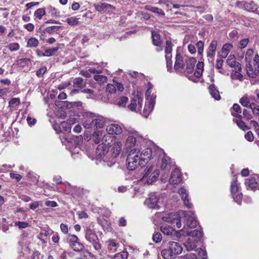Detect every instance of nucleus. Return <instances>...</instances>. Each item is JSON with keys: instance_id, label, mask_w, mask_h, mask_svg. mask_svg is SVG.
Returning <instances> with one entry per match:
<instances>
[{"instance_id": "bf43d9fd", "label": "nucleus", "mask_w": 259, "mask_h": 259, "mask_svg": "<svg viewBox=\"0 0 259 259\" xmlns=\"http://www.w3.org/2000/svg\"><path fill=\"white\" fill-rule=\"evenodd\" d=\"M94 78L96 81L102 83L106 82L107 80L106 76L101 75H95Z\"/></svg>"}, {"instance_id": "f03ea898", "label": "nucleus", "mask_w": 259, "mask_h": 259, "mask_svg": "<svg viewBox=\"0 0 259 259\" xmlns=\"http://www.w3.org/2000/svg\"><path fill=\"white\" fill-rule=\"evenodd\" d=\"M139 154L140 151H137V148L133 149L129 152L126 158V166L130 170H135L139 166L145 165V162L142 161Z\"/></svg>"}, {"instance_id": "bb28decb", "label": "nucleus", "mask_w": 259, "mask_h": 259, "mask_svg": "<svg viewBox=\"0 0 259 259\" xmlns=\"http://www.w3.org/2000/svg\"><path fill=\"white\" fill-rule=\"evenodd\" d=\"M73 83L74 88L82 89L86 85V80L81 77H77L74 79Z\"/></svg>"}, {"instance_id": "9d476101", "label": "nucleus", "mask_w": 259, "mask_h": 259, "mask_svg": "<svg viewBox=\"0 0 259 259\" xmlns=\"http://www.w3.org/2000/svg\"><path fill=\"white\" fill-rule=\"evenodd\" d=\"M246 72L249 77L255 78L259 76V64H252L249 62L246 64Z\"/></svg>"}, {"instance_id": "b1692460", "label": "nucleus", "mask_w": 259, "mask_h": 259, "mask_svg": "<svg viewBox=\"0 0 259 259\" xmlns=\"http://www.w3.org/2000/svg\"><path fill=\"white\" fill-rule=\"evenodd\" d=\"M258 6L253 1L247 2L245 5V10L248 12L258 14Z\"/></svg>"}, {"instance_id": "4c0bfd02", "label": "nucleus", "mask_w": 259, "mask_h": 259, "mask_svg": "<svg viewBox=\"0 0 259 259\" xmlns=\"http://www.w3.org/2000/svg\"><path fill=\"white\" fill-rule=\"evenodd\" d=\"M233 109L235 112H232V115L238 118L241 119L242 115L239 114L241 113L240 106L237 104H234L233 106Z\"/></svg>"}, {"instance_id": "aec40b11", "label": "nucleus", "mask_w": 259, "mask_h": 259, "mask_svg": "<svg viewBox=\"0 0 259 259\" xmlns=\"http://www.w3.org/2000/svg\"><path fill=\"white\" fill-rule=\"evenodd\" d=\"M184 234L190 236V238H193V240L197 241H199L202 235V232L198 230H194L190 232L187 230L184 231Z\"/></svg>"}, {"instance_id": "ea45409f", "label": "nucleus", "mask_w": 259, "mask_h": 259, "mask_svg": "<svg viewBox=\"0 0 259 259\" xmlns=\"http://www.w3.org/2000/svg\"><path fill=\"white\" fill-rule=\"evenodd\" d=\"M17 64L19 66L24 68L26 66L28 67L30 66V60L28 58L20 59L18 61Z\"/></svg>"}, {"instance_id": "ddd939ff", "label": "nucleus", "mask_w": 259, "mask_h": 259, "mask_svg": "<svg viewBox=\"0 0 259 259\" xmlns=\"http://www.w3.org/2000/svg\"><path fill=\"white\" fill-rule=\"evenodd\" d=\"M124 87L122 84L113 80V83H109L107 84L106 87V92L112 94L116 93V91L121 92L123 91Z\"/></svg>"}, {"instance_id": "79ce46f5", "label": "nucleus", "mask_w": 259, "mask_h": 259, "mask_svg": "<svg viewBox=\"0 0 259 259\" xmlns=\"http://www.w3.org/2000/svg\"><path fill=\"white\" fill-rule=\"evenodd\" d=\"M46 15V11L44 8H39L37 9L34 13L35 19L40 20L42 16Z\"/></svg>"}, {"instance_id": "338daca9", "label": "nucleus", "mask_w": 259, "mask_h": 259, "mask_svg": "<svg viewBox=\"0 0 259 259\" xmlns=\"http://www.w3.org/2000/svg\"><path fill=\"white\" fill-rule=\"evenodd\" d=\"M152 92V88L151 87H149V88L146 91L145 96L146 100H149L151 97L154 98V100H155V96H151V93Z\"/></svg>"}, {"instance_id": "6e6552de", "label": "nucleus", "mask_w": 259, "mask_h": 259, "mask_svg": "<svg viewBox=\"0 0 259 259\" xmlns=\"http://www.w3.org/2000/svg\"><path fill=\"white\" fill-rule=\"evenodd\" d=\"M172 50V45L169 40H166L165 48V60L166 62V67L168 71H170L172 68V62L171 61Z\"/></svg>"}, {"instance_id": "5fc2aeb1", "label": "nucleus", "mask_w": 259, "mask_h": 259, "mask_svg": "<svg viewBox=\"0 0 259 259\" xmlns=\"http://www.w3.org/2000/svg\"><path fill=\"white\" fill-rule=\"evenodd\" d=\"M232 194L235 201L238 204H240L242 198V193L239 192L237 193H233Z\"/></svg>"}, {"instance_id": "0eeeda50", "label": "nucleus", "mask_w": 259, "mask_h": 259, "mask_svg": "<svg viewBox=\"0 0 259 259\" xmlns=\"http://www.w3.org/2000/svg\"><path fill=\"white\" fill-rule=\"evenodd\" d=\"M143 104V98L141 94L137 93L136 96L131 99V102L128 105V108L132 111H138L140 110Z\"/></svg>"}, {"instance_id": "864d4df0", "label": "nucleus", "mask_w": 259, "mask_h": 259, "mask_svg": "<svg viewBox=\"0 0 259 259\" xmlns=\"http://www.w3.org/2000/svg\"><path fill=\"white\" fill-rule=\"evenodd\" d=\"M169 157L164 156L161 160V168L162 169H166L169 166Z\"/></svg>"}, {"instance_id": "f3484780", "label": "nucleus", "mask_w": 259, "mask_h": 259, "mask_svg": "<svg viewBox=\"0 0 259 259\" xmlns=\"http://www.w3.org/2000/svg\"><path fill=\"white\" fill-rule=\"evenodd\" d=\"M155 105L154 98L151 97L149 100H147L143 110V115L147 117L149 113L153 110Z\"/></svg>"}, {"instance_id": "dca6fc26", "label": "nucleus", "mask_w": 259, "mask_h": 259, "mask_svg": "<svg viewBox=\"0 0 259 259\" xmlns=\"http://www.w3.org/2000/svg\"><path fill=\"white\" fill-rule=\"evenodd\" d=\"M139 137L137 134L130 135L126 139L125 142V147L127 150L131 149L136 146Z\"/></svg>"}, {"instance_id": "4468645a", "label": "nucleus", "mask_w": 259, "mask_h": 259, "mask_svg": "<svg viewBox=\"0 0 259 259\" xmlns=\"http://www.w3.org/2000/svg\"><path fill=\"white\" fill-rule=\"evenodd\" d=\"M106 131L111 135H117L122 132V128L117 124H111L107 126Z\"/></svg>"}, {"instance_id": "9b49d317", "label": "nucleus", "mask_w": 259, "mask_h": 259, "mask_svg": "<svg viewBox=\"0 0 259 259\" xmlns=\"http://www.w3.org/2000/svg\"><path fill=\"white\" fill-rule=\"evenodd\" d=\"M217 46L218 41L216 40H212L210 43L206 51V56L208 58L209 61L213 62L215 55Z\"/></svg>"}, {"instance_id": "393cba45", "label": "nucleus", "mask_w": 259, "mask_h": 259, "mask_svg": "<svg viewBox=\"0 0 259 259\" xmlns=\"http://www.w3.org/2000/svg\"><path fill=\"white\" fill-rule=\"evenodd\" d=\"M122 145V143L118 141H116L113 143L112 151L114 155V157L119 155L121 151Z\"/></svg>"}, {"instance_id": "cd10ccee", "label": "nucleus", "mask_w": 259, "mask_h": 259, "mask_svg": "<svg viewBox=\"0 0 259 259\" xmlns=\"http://www.w3.org/2000/svg\"><path fill=\"white\" fill-rule=\"evenodd\" d=\"M204 63L202 62H198L196 65V69L194 71L193 75L196 78H199L201 76L203 71Z\"/></svg>"}, {"instance_id": "c756f323", "label": "nucleus", "mask_w": 259, "mask_h": 259, "mask_svg": "<svg viewBox=\"0 0 259 259\" xmlns=\"http://www.w3.org/2000/svg\"><path fill=\"white\" fill-rule=\"evenodd\" d=\"M245 184L247 188H250L251 190H254L257 187L258 184L253 178L246 179Z\"/></svg>"}, {"instance_id": "13d9d810", "label": "nucleus", "mask_w": 259, "mask_h": 259, "mask_svg": "<svg viewBox=\"0 0 259 259\" xmlns=\"http://www.w3.org/2000/svg\"><path fill=\"white\" fill-rule=\"evenodd\" d=\"M8 48L11 51H16L19 49L20 46L17 42L11 43L8 45Z\"/></svg>"}, {"instance_id": "20e7f679", "label": "nucleus", "mask_w": 259, "mask_h": 259, "mask_svg": "<svg viewBox=\"0 0 259 259\" xmlns=\"http://www.w3.org/2000/svg\"><path fill=\"white\" fill-rule=\"evenodd\" d=\"M159 176V170L153 166L147 168L142 178L139 180L140 183L144 185H151L156 182Z\"/></svg>"}, {"instance_id": "7c9ffc66", "label": "nucleus", "mask_w": 259, "mask_h": 259, "mask_svg": "<svg viewBox=\"0 0 259 259\" xmlns=\"http://www.w3.org/2000/svg\"><path fill=\"white\" fill-rule=\"evenodd\" d=\"M197 241L193 240V238H189L185 244V246L188 251L195 250L197 247Z\"/></svg>"}, {"instance_id": "774afa93", "label": "nucleus", "mask_w": 259, "mask_h": 259, "mask_svg": "<svg viewBox=\"0 0 259 259\" xmlns=\"http://www.w3.org/2000/svg\"><path fill=\"white\" fill-rule=\"evenodd\" d=\"M245 138L248 141L251 142L254 139L253 134L251 132L249 131L245 135Z\"/></svg>"}, {"instance_id": "8fccbe9b", "label": "nucleus", "mask_w": 259, "mask_h": 259, "mask_svg": "<svg viewBox=\"0 0 259 259\" xmlns=\"http://www.w3.org/2000/svg\"><path fill=\"white\" fill-rule=\"evenodd\" d=\"M66 21L69 25L72 26L77 25L79 23L78 19L74 17H71L67 18Z\"/></svg>"}, {"instance_id": "7ed1b4c3", "label": "nucleus", "mask_w": 259, "mask_h": 259, "mask_svg": "<svg viewBox=\"0 0 259 259\" xmlns=\"http://www.w3.org/2000/svg\"><path fill=\"white\" fill-rule=\"evenodd\" d=\"M182 250L183 248L179 243L171 241L169 242L167 248L161 251V255L164 259H174Z\"/></svg>"}, {"instance_id": "680f3d73", "label": "nucleus", "mask_w": 259, "mask_h": 259, "mask_svg": "<svg viewBox=\"0 0 259 259\" xmlns=\"http://www.w3.org/2000/svg\"><path fill=\"white\" fill-rule=\"evenodd\" d=\"M152 238L153 241H154L155 243H159L161 241L162 239L161 234L158 232L155 233L153 234Z\"/></svg>"}, {"instance_id": "f257e3e1", "label": "nucleus", "mask_w": 259, "mask_h": 259, "mask_svg": "<svg viewBox=\"0 0 259 259\" xmlns=\"http://www.w3.org/2000/svg\"><path fill=\"white\" fill-rule=\"evenodd\" d=\"M185 218L183 229L181 230L184 231L186 228H194L197 225V221L194 216V213L190 211L180 210L176 213H171L166 216L163 217V220L171 224H176L178 228H181L182 226L181 220Z\"/></svg>"}, {"instance_id": "a211bd4d", "label": "nucleus", "mask_w": 259, "mask_h": 259, "mask_svg": "<svg viewBox=\"0 0 259 259\" xmlns=\"http://www.w3.org/2000/svg\"><path fill=\"white\" fill-rule=\"evenodd\" d=\"M175 59L174 68L177 70L183 69L187 61L184 58L180 53H177Z\"/></svg>"}, {"instance_id": "473e14b6", "label": "nucleus", "mask_w": 259, "mask_h": 259, "mask_svg": "<svg viewBox=\"0 0 259 259\" xmlns=\"http://www.w3.org/2000/svg\"><path fill=\"white\" fill-rule=\"evenodd\" d=\"M233 48V46L231 44H225L222 49V55H221V58H226L229 54V52Z\"/></svg>"}, {"instance_id": "603ef678", "label": "nucleus", "mask_w": 259, "mask_h": 259, "mask_svg": "<svg viewBox=\"0 0 259 259\" xmlns=\"http://www.w3.org/2000/svg\"><path fill=\"white\" fill-rule=\"evenodd\" d=\"M235 72L231 74V78L233 79H238L240 81L243 79V75L240 73L241 71L234 70Z\"/></svg>"}, {"instance_id": "58836bf2", "label": "nucleus", "mask_w": 259, "mask_h": 259, "mask_svg": "<svg viewBox=\"0 0 259 259\" xmlns=\"http://www.w3.org/2000/svg\"><path fill=\"white\" fill-rule=\"evenodd\" d=\"M71 120H67V121H63L60 124V128H63L66 132H70L71 131V125L73 122Z\"/></svg>"}, {"instance_id": "052dcab7", "label": "nucleus", "mask_w": 259, "mask_h": 259, "mask_svg": "<svg viewBox=\"0 0 259 259\" xmlns=\"http://www.w3.org/2000/svg\"><path fill=\"white\" fill-rule=\"evenodd\" d=\"M196 47L197 48L198 53L201 55L203 52L204 49V43L201 40L198 41L196 44Z\"/></svg>"}, {"instance_id": "2f4dec72", "label": "nucleus", "mask_w": 259, "mask_h": 259, "mask_svg": "<svg viewBox=\"0 0 259 259\" xmlns=\"http://www.w3.org/2000/svg\"><path fill=\"white\" fill-rule=\"evenodd\" d=\"M95 118H89L86 119L83 123V125L84 128L88 129H93L95 130Z\"/></svg>"}, {"instance_id": "1a4fd4ad", "label": "nucleus", "mask_w": 259, "mask_h": 259, "mask_svg": "<svg viewBox=\"0 0 259 259\" xmlns=\"http://www.w3.org/2000/svg\"><path fill=\"white\" fill-rule=\"evenodd\" d=\"M159 200L158 196L155 193H151L149 195V197L146 199L145 204L150 208H158L159 207Z\"/></svg>"}, {"instance_id": "4be33fe9", "label": "nucleus", "mask_w": 259, "mask_h": 259, "mask_svg": "<svg viewBox=\"0 0 259 259\" xmlns=\"http://www.w3.org/2000/svg\"><path fill=\"white\" fill-rule=\"evenodd\" d=\"M178 193L181 196L185 205L188 208H190L192 204L189 202L188 194L187 193L186 190L184 188H181L179 189Z\"/></svg>"}, {"instance_id": "0e129e2a", "label": "nucleus", "mask_w": 259, "mask_h": 259, "mask_svg": "<svg viewBox=\"0 0 259 259\" xmlns=\"http://www.w3.org/2000/svg\"><path fill=\"white\" fill-rule=\"evenodd\" d=\"M46 67L43 66L39 68L38 70H37L36 74L38 77H41L43 76V75L46 73Z\"/></svg>"}, {"instance_id": "de8ad7c7", "label": "nucleus", "mask_w": 259, "mask_h": 259, "mask_svg": "<svg viewBox=\"0 0 259 259\" xmlns=\"http://www.w3.org/2000/svg\"><path fill=\"white\" fill-rule=\"evenodd\" d=\"M128 252L126 251H123L116 253L113 256V259H127Z\"/></svg>"}, {"instance_id": "72a5a7b5", "label": "nucleus", "mask_w": 259, "mask_h": 259, "mask_svg": "<svg viewBox=\"0 0 259 259\" xmlns=\"http://www.w3.org/2000/svg\"><path fill=\"white\" fill-rule=\"evenodd\" d=\"M103 133V132L100 131H96L93 133V140L96 144L101 143Z\"/></svg>"}, {"instance_id": "a19ab883", "label": "nucleus", "mask_w": 259, "mask_h": 259, "mask_svg": "<svg viewBox=\"0 0 259 259\" xmlns=\"http://www.w3.org/2000/svg\"><path fill=\"white\" fill-rule=\"evenodd\" d=\"M152 38L153 44L156 46H159L161 41L159 35L156 32L153 31L152 32Z\"/></svg>"}, {"instance_id": "a878e982", "label": "nucleus", "mask_w": 259, "mask_h": 259, "mask_svg": "<svg viewBox=\"0 0 259 259\" xmlns=\"http://www.w3.org/2000/svg\"><path fill=\"white\" fill-rule=\"evenodd\" d=\"M95 130L102 128L104 126L105 119L102 116H97L95 118Z\"/></svg>"}, {"instance_id": "4d7b16f0", "label": "nucleus", "mask_w": 259, "mask_h": 259, "mask_svg": "<svg viewBox=\"0 0 259 259\" xmlns=\"http://www.w3.org/2000/svg\"><path fill=\"white\" fill-rule=\"evenodd\" d=\"M28 223L25 222H15L14 223V226L18 227L19 229H24L28 227Z\"/></svg>"}, {"instance_id": "49530a36", "label": "nucleus", "mask_w": 259, "mask_h": 259, "mask_svg": "<svg viewBox=\"0 0 259 259\" xmlns=\"http://www.w3.org/2000/svg\"><path fill=\"white\" fill-rule=\"evenodd\" d=\"M239 186L236 179L232 182L231 186V191L232 194L239 193Z\"/></svg>"}, {"instance_id": "c9c22d12", "label": "nucleus", "mask_w": 259, "mask_h": 259, "mask_svg": "<svg viewBox=\"0 0 259 259\" xmlns=\"http://www.w3.org/2000/svg\"><path fill=\"white\" fill-rule=\"evenodd\" d=\"M113 137L109 134L103 133V137L102 138L101 144L104 145H109L110 144L111 142L112 141Z\"/></svg>"}, {"instance_id": "2eb2a0df", "label": "nucleus", "mask_w": 259, "mask_h": 259, "mask_svg": "<svg viewBox=\"0 0 259 259\" xmlns=\"http://www.w3.org/2000/svg\"><path fill=\"white\" fill-rule=\"evenodd\" d=\"M182 181L180 171L177 169H175L171 172L170 178L169 179V183L170 184H178Z\"/></svg>"}, {"instance_id": "6ab92c4d", "label": "nucleus", "mask_w": 259, "mask_h": 259, "mask_svg": "<svg viewBox=\"0 0 259 259\" xmlns=\"http://www.w3.org/2000/svg\"><path fill=\"white\" fill-rule=\"evenodd\" d=\"M226 62L230 67L234 68V70L241 71L242 68L241 64L239 62H236L235 57L233 55H230L228 57Z\"/></svg>"}, {"instance_id": "e2e57ef3", "label": "nucleus", "mask_w": 259, "mask_h": 259, "mask_svg": "<svg viewBox=\"0 0 259 259\" xmlns=\"http://www.w3.org/2000/svg\"><path fill=\"white\" fill-rule=\"evenodd\" d=\"M249 42L248 39L245 38L241 40L238 44V48L240 49H243L246 47Z\"/></svg>"}, {"instance_id": "09e8293b", "label": "nucleus", "mask_w": 259, "mask_h": 259, "mask_svg": "<svg viewBox=\"0 0 259 259\" xmlns=\"http://www.w3.org/2000/svg\"><path fill=\"white\" fill-rule=\"evenodd\" d=\"M59 50V47H55L47 49L45 52V55L47 57L53 56Z\"/></svg>"}, {"instance_id": "f704fd0d", "label": "nucleus", "mask_w": 259, "mask_h": 259, "mask_svg": "<svg viewBox=\"0 0 259 259\" xmlns=\"http://www.w3.org/2000/svg\"><path fill=\"white\" fill-rule=\"evenodd\" d=\"M145 9L153 13H156L159 15L164 16L165 13L161 9L149 6H146L145 7Z\"/></svg>"}, {"instance_id": "6e6d98bb", "label": "nucleus", "mask_w": 259, "mask_h": 259, "mask_svg": "<svg viewBox=\"0 0 259 259\" xmlns=\"http://www.w3.org/2000/svg\"><path fill=\"white\" fill-rule=\"evenodd\" d=\"M250 108L252 110L253 114L255 116H259V105L254 103H252Z\"/></svg>"}, {"instance_id": "3c124183", "label": "nucleus", "mask_w": 259, "mask_h": 259, "mask_svg": "<svg viewBox=\"0 0 259 259\" xmlns=\"http://www.w3.org/2000/svg\"><path fill=\"white\" fill-rule=\"evenodd\" d=\"M234 119L233 121L235 122L237 125L242 130L245 131L247 129V126L245 124V123L241 120V119Z\"/></svg>"}, {"instance_id": "c03bdc74", "label": "nucleus", "mask_w": 259, "mask_h": 259, "mask_svg": "<svg viewBox=\"0 0 259 259\" xmlns=\"http://www.w3.org/2000/svg\"><path fill=\"white\" fill-rule=\"evenodd\" d=\"M39 41L35 37H31L27 40V47L35 48L38 45Z\"/></svg>"}, {"instance_id": "c85d7f7f", "label": "nucleus", "mask_w": 259, "mask_h": 259, "mask_svg": "<svg viewBox=\"0 0 259 259\" xmlns=\"http://www.w3.org/2000/svg\"><path fill=\"white\" fill-rule=\"evenodd\" d=\"M209 92L211 96L217 100H219L221 99V96L219 92L217 90L214 84H211L208 88Z\"/></svg>"}, {"instance_id": "423d86ee", "label": "nucleus", "mask_w": 259, "mask_h": 259, "mask_svg": "<svg viewBox=\"0 0 259 259\" xmlns=\"http://www.w3.org/2000/svg\"><path fill=\"white\" fill-rule=\"evenodd\" d=\"M66 241L69 246L75 251H81L84 248L83 245L79 242L78 237L75 235L68 234Z\"/></svg>"}, {"instance_id": "37998d69", "label": "nucleus", "mask_w": 259, "mask_h": 259, "mask_svg": "<svg viewBox=\"0 0 259 259\" xmlns=\"http://www.w3.org/2000/svg\"><path fill=\"white\" fill-rule=\"evenodd\" d=\"M161 231L163 234L166 235H170L173 233L174 230L169 226L163 225L161 227Z\"/></svg>"}, {"instance_id": "69168bd1", "label": "nucleus", "mask_w": 259, "mask_h": 259, "mask_svg": "<svg viewBox=\"0 0 259 259\" xmlns=\"http://www.w3.org/2000/svg\"><path fill=\"white\" fill-rule=\"evenodd\" d=\"M20 103V100L18 98H14L9 101V104L10 106L18 105Z\"/></svg>"}, {"instance_id": "5701e85b", "label": "nucleus", "mask_w": 259, "mask_h": 259, "mask_svg": "<svg viewBox=\"0 0 259 259\" xmlns=\"http://www.w3.org/2000/svg\"><path fill=\"white\" fill-rule=\"evenodd\" d=\"M196 63V60L194 58H190L186 61V73L190 74L193 72Z\"/></svg>"}, {"instance_id": "a18cd8bd", "label": "nucleus", "mask_w": 259, "mask_h": 259, "mask_svg": "<svg viewBox=\"0 0 259 259\" xmlns=\"http://www.w3.org/2000/svg\"><path fill=\"white\" fill-rule=\"evenodd\" d=\"M240 104L244 107L250 108L252 103H250V100L247 97L244 96L240 99Z\"/></svg>"}, {"instance_id": "39448f33", "label": "nucleus", "mask_w": 259, "mask_h": 259, "mask_svg": "<svg viewBox=\"0 0 259 259\" xmlns=\"http://www.w3.org/2000/svg\"><path fill=\"white\" fill-rule=\"evenodd\" d=\"M85 237L90 243H92L94 248L99 250L101 248V245L99 243V239L95 231L89 227L84 229Z\"/></svg>"}, {"instance_id": "f8f14e48", "label": "nucleus", "mask_w": 259, "mask_h": 259, "mask_svg": "<svg viewBox=\"0 0 259 259\" xmlns=\"http://www.w3.org/2000/svg\"><path fill=\"white\" fill-rule=\"evenodd\" d=\"M137 151H140V157L143 162H145V164L151 159L152 156H154L152 149L150 148H145L143 150L137 149Z\"/></svg>"}, {"instance_id": "412c9836", "label": "nucleus", "mask_w": 259, "mask_h": 259, "mask_svg": "<svg viewBox=\"0 0 259 259\" xmlns=\"http://www.w3.org/2000/svg\"><path fill=\"white\" fill-rule=\"evenodd\" d=\"M94 7L96 10L100 13H103L106 11H109V9H114V7L112 5L105 3H100L95 5Z\"/></svg>"}, {"instance_id": "e433bc0d", "label": "nucleus", "mask_w": 259, "mask_h": 259, "mask_svg": "<svg viewBox=\"0 0 259 259\" xmlns=\"http://www.w3.org/2000/svg\"><path fill=\"white\" fill-rule=\"evenodd\" d=\"M128 100V99L127 97L122 96L117 98L115 100L114 103L119 107H125Z\"/></svg>"}]
</instances>
